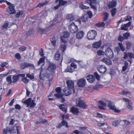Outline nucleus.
Listing matches in <instances>:
<instances>
[{
    "label": "nucleus",
    "mask_w": 134,
    "mask_h": 134,
    "mask_svg": "<svg viewBox=\"0 0 134 134\" xmlns=\"http://www.w3.org/2000/svg\"><path fill=\"white\" fill-rule=\"evenodd\" d=\"M56 68V66L55 64L51 62H49V66L46 70L47 73L49 74V76L51 78V79L49 80V82L51 81L53 79L52 75L54 73V70Z\"/></svg>",
    "instance_id": "nucleus-1"
},
{
    "label": "nucleus",
    "mask_w": 134,
    "mask_h": 134,
    "mask_svg": "<svg viewBox=\"0 0 134 134\" xmlns=\"http://www.w3.org/2000/svg\"><path fill=\"white\" fill-rule=\"evenodd\" d=\"M76 104L77 106L81 108L85 109L87 107L86 103L81 99V97H79L76 99Z\"/></svg>",
    "instance_id": "nucleus-2"
},
{
    "label": "nucleus",
    "mask_w": 134,
    "mask_h": 134,
    "mask_svg": "<svg viewBox=\"0 0 134 134\" xmlns=\"http://www.w3.org/2000/svg\"><path fill=\"white\" fill-rule=\"evenodd\" d=\"M97 35V33L96 31L91 30L87 33V37L89 40H92L95 38Z\"/></svg>",
    "instance_id": "nucleus-3"
},
{
    "label": "nucleus",
    "mask_w": 134,
    "mask_h": 134,
    "mask_svg": "<svg viewBox=\"0 0 134 134\" xmlns=\"http://www.w3.org/2000/svg\"><path fill=\"white\" fill-rule=\"evenodd\" d=\"M69 31L72 33H75L79 30L77 26L75 25L74 23H72L69 26Z\"/></svg>",
    "instance_id": "nucleus-4"
},
{
    "label": "nucleus",
    "mask_w": 134,
    "mask_h": 134,
    "mask_svg": "<svg viewBox=\"0 0 134 134\" xmlns=\"http://www.w3.org/2000/svg\"><path fill=\"white\" fill-rule=\"evenodd\" d=\"M43 70V69L42 68L40 70V74L39 76L40 79L42 80H44L46 77H47L48 79V80L50 79H51V78L50 77L49 74L47 73L46 71L43 74H41ZM48 81H49V80Z\"/></svg>",
    "instance_id": "nucleus-5"
},
{
    "label": "nucleus",
    "mask_w": 134,
    "mask_h": 134,
    "mask_svg": "<svg viewBox=\"0 0 134 134\" xmlns=\"http://www.w3.org/2000/svg\"><path fill=\"white\" fill-rule=\"evenodd\" d=\"M105 54L107 57L110 58H112L114 57V55L112 49L108 47L105 50Z\"/></svg>",
    "instance_id": "nucleus-6"
},
{
    "label": "nucleus",
    "mask_w": 134,
    "mask_h": 134,
    "mask_svg": "<svg viewBox=\"0 0 134 134\" xmlns=\"http://www.w3.org/2000/svg\"><path fill=\"white\" fill-rule=\"evenodd\" d=\"M55 91L57 93L54 94V96L58 98H60L63 97V94L61 93V89L60 87H57L55 88Z\"/></svg>",
    "instance_id": "nucleus-7"
},
{
    "label": "nucleus",
    "mask_w": 134,
    "mask_h": 134,
    "mask_svg": "<svg viewBox=\"0 0 134 134\" xmlns=\"http://www.w3.org/2000/svg\"><path fill=\"white\" fill-rule=\"evenodd\" d=\"M20 67L21 69H24L26 68L30 67L33 68H35V66L33 64L26 62L21 64H20Z\"/></svg>",
    "instance_id": "nucleus-8"
},
{
    "label": "nucleus",
    "mask_w": 134,
    "mask_h": 134,
    "mask_svg": "<svg viewBox=\"0 0 134 134\" xmlns=\"http://www.w3.org/2000/svg\"><path fill=\"white\" fill-rule=\"evenodd\" d=\"M14 127L11 129L9 127H7L5 129H3V134H11L14 133Z\"/></svg>",
    "instance_id": "nucleus-9"
},
{
    "label": "nucleus",
    "mask_w": 134,
    "mask_h": 134,
    "mask_svg": "<svg viewBox=\"0 0 134 134\" xmlns=\"http://www.w3.org/2000/svg\"><path fill=\"white\" fill-rule=\"evenodd\" d=\"M108 107L111 109L114 110V111L116 113H119L120 111L116 108L115 106L113 103H112L110 101H109L108 104Z\"/></svg>",
    "instance_id": "nucleus-10"
},
{
    "label": "nucleus",
    "mask_w": 134,
    "mask_h": 134,
    "mask_svg": "<svg viewBox=\"0 0 134 134\" xmlns=\"http://www.w3.org/2000/svg\"><path fill=\"white\" fill-rule=\"evenodd\" d=\"M77 83L79 87H83L85 86L86 84V80L83 78L80 79L78 81Z\"/></svg>",
    "instance_id": "nucleus-11"
},
{
    "label": "nucleus",
    "mask_w": 134,
    "mask_h": 134,
    "mask_svg": "<svg viewBox=\"0 0 134 134\" xmlns=\"http://www.w3.org/2000/svg\"><path fill=\"white\" fill-rule=\"evenodd\" d=\"M24 76V75L20 74H19L16 75H14L12 77V83H15L16 82L19 80V78L20 77H23Z\"/></svg>",
    "instance_id": "nucleus-12"
},
{
    "label": "nucleus",
    "mask_w": 134,
    "mask_h": 134,
    "mask_svg": "<svg viewBox=\"0 0 134 134\" xmlns=\"http://www.w3.org/2000/svg\"><path fill=\"white\" fill-rule=\"evenodd\" d=\"M14 4H12V5L9 6V9L7 10V12L10 14H13L15 13L16 12L14 9Z\"/></svg>",
    "instance_id": "nucleus-13"
},
{
    "label": "nucleus",
    "mask_w": 134,
    "mask_h": 134,
    "mask_svg": "<svg viewBox=\"0 0 134 134\" xmlns=\"http://www.w3.org/2000/svg\"><path fill=\"white\" fill-rule=\"evenodd\" d=\"M98 106L100 109L102 110L105 109V107L107 106V104L103 102V101L100 100L98 103Z\"/></svg>",
    "instance_id": "nucleus-14"
},
{
    "label": "nucleus",
    "mask_w": 134,
    "mask_h": 134,
    "mask_svg": "<svg viewBox=\"0 0 134 134\" xmlns=\"http://www.w3.org/2000/svg\"><path fill=\"white\" fill-rule=\"evenodd\" d=\"M70 111L75 115H78L79 113L78 108L73 107L70 109Z\"/></svg>",
    "instance_id": "nucleus-15"
},
{
    "label": "nucleus",
    "mask_w": 134,
    "mask_h": 134,
    "mask_svg": "<svg viewBox=\"0 0 134 134\" xmlns=\"http://www.w3.org/2000/svg\"><path fill=\"white\" fill-rule=\"evenodd\" d=\"M86 78L88 81L91 83L93 82L95 80L94 76L93 75H89Z\"/></svg>",
    "instance_id": "nucleus-16"
},
{
    "label": "nucleus",
    "mask_w": 134,
    "mask_h": 134,
    "mask_svg": "<svg viewBox=\"0 0 134 134\" xmlns=\"http://www.w3.org/2000/svg\"><path fill=\"white\" fill-rule=\"evenodd\" d=\"M131 22L129 21L127 24H124V25H122L121 27V30L127 31L128 29L127 27H129L131 25Z\"/></svg>",
    "instance_id": "nucleus-17"
},
{
    "label": "nucleus",
    "mask_w": 134,
    "mask_h": 134,
    "mask_svg": "<svg viewBox=\"0 0 134 134\" xmlns=\"http://www.w3.org/2000/svg\"><path fill=\"white\" fill-rule=\"evenodd\" d=\"M123 99L125 102H127V108L129 109H132V107L131 105L132 104L131 101L128 100L127 98H123Z\"/></svg>",
    "instance_id": "nucleus-18"
},
{
    "label": "nucleus",
    "mask_w": 134,
    "mask_h": 134,
    "mask_svg": "<svg viewBox=\"0 0 134 134\" xmlns=\"http://www.w3.org/2000/svg\"><path fill=\"white\" fill-rule=\"evenodd\" d=\"M84 34L82 31H79L76 34V38L78 40H80L83 38Z\"/></svg>",
    "instance_id": "nucleus-19"
},
{
    "label": "nucleus",
    "mask_w": 134,
    "mask_h": 134,
    "mask_svg": "<svg viewBox=\"0 0 134 134\" xmlns=\"http://www.w3.org/2000/svg\"><path fill=\"white\" fill-rule=\"evenodd\" d=\"M70 89H68L67 88H65L63 90V91L64 92L66 96H68L70 95L72 92V91Z\"/></svg>",
    "instance_id": "nucleus-20"
},
{
    "label": "nucleus",
    "mask_w": 134,
    "mask_h": 134,
    "mask_svg": "<svg viewBox=\"0 0 134 134\" xmlns=\"http://www.w3.org/2000/svg\"><path fill=\"white\" fill-rule=\"evenodd\" d=\"M117 4V2L115 0H113L108 5V7L110 8H112L115 7Z\"/></svg>",
    "instance_id": "nucleus-21"
},
{
    "label": "nucleus",
    "mask_w": 134,
    "mask_h": 134,
    "mask_svg": "<svg viewBox=\"0 0 134 134\" xmlns=\"http://www.w3.org/2000/svg\"><path fill=\"white\" fill-rule=\"evenodd\" d=\"M25 98L23 99L22 100V103L26 104L27 105V107H28L29 106H30V103L32 99L31 98H29L26 100L25 101H23V100H25Z\"/></svg>",
    "instance_id": "nucleus-22"
},
{
    "label": "nucleus",
    "mask_w": 134,
    "mask_h": 134,
    "mask_svg": "<svg viewBox=\"0 0 134 134\" xmlns=\"http://www.w3.org/2000/svg\"><path fill=\"white\" fill-rule=\"evenodd\" d=\"M66 83L68 88L69 89L72 88L74 87V82L71 80H68Z\"/></svg>",
    "instance_id": "nucleus-23"
},
{
    "label": "nucleus",
    "mask_w": 134,
    "mask_h": 134,
    "mask_svg": "<svg viewBox=\"0 0 134 134\" xmlns=\"http://www.w3.org/2000/svg\"><path fill=\"white\" fill-rule=\"evenodd\" d=\"M134 57V55L131 53H124V58L126 59L128 57L130 58V59H131Z\"/></svg>",
    "instance_id": "nucleus-24"
},
{
    "label": "nucleus",
    "mask_w": 134,
    "mask_h": 134,
    "mask_svg": "<svg viewBox=\"0 0 134 134\" xmlns=\"http://www.w3.org/2000/svg\"><path fill=\"white\" fill-rule=\"evenodd\" d=\"M75 16L72 14H68L66 16V19L69 21H71L74 20Z\"/></svg>",
    "instance_id": "nucleus-25"
},
{
    "label": "nucleus",
    "mask_w": 134,
    "mask_h": 134,
    "mask_svg": "<svg viewBox=\"0 0 134 134\" xmlns=\"http://www.w3.org/2000/svg\"><path fill=\"white\" fill-rule=\"evenodd\" d=\"M102 61L108 65H111L112 63L111 61L109 59L104 58L102 59Z\"/></svg>",
    "instance_id": "nucleus-26"
},
{
    "label": "nucleus",
    "mask_w": 134,
    "mask_h": 134,
    "mask_svg": "<svg viewBox=\"0 0 134 134\" xmlns=\"http://www.w3.org/2000/svg\"><path fill=\"white\" fill-rule=\"evenodd\" d=\"M102 41L99 40L97 42H96L93 44V47L94 48H98L100 47Z\"/></svg>",
    "instance_id": "nucleus-27"
},
{
    "label": "nucleus",
    "mask_w": 134,
    "mask_h": 134,
    "mask_svg": "<svg viewBox=\"0 0 134 134\" xmlns=\"http://www.w3.org/2000/svg\"><path fill=\"white\" fill-rule=\"evenodd\" d=\"M129 63L127 61H125L124 63V66L122 67V71L123 72L125 71L128 68Z\"/></svg>",
    "instance_id": "nucleus-28"
},
{
    "label": "nucleus",
    "mask_w": 134,
    "mask_h": 134,
    "mask_svg": "<svg viewBox=\"0 0 134 134\" xmlns=\"http://www.w3.org/2000/svg\"><path fill=\"white\" fill-rule=\"evenodd\" d=\"M55 19H54L52 21L50 22V25L48 27V30L49 29H52V28L53 26L55 25L57 23V22L55 21Z\"/></svg>",
    "instance_id": "nucleus-29"
},
{
    "label": "nucleus",
    "mask_w": 134,
    "mask_h": 134,
    "mask_svg": "<svg viewBox=\"0 0 134 134\" xmlns=\"http://www.w3.org/2000/svg\"><path fill=\"white\" fill-rule=\"evenodd\" d=\"M24 75V76L22 77L23 78L22 79L21 81L23 82L25 84H27L29 82V80L27 79V77H25V74H23Z\"/></svg>",
    "instance_id": "nucleus-30"
},
{
    "label": "nucleus",
    "mask_w": 134,
    "mask_h": 134,
    "mask_svg": "<svg viewBox=\"0 0 134 134\" xmlns=\"http://www.w3.org/2000/svg\"><path fill=\"white\" fill-rule=\"evenodd\" d=\"M11 77V75H8L6 78L7 81L8 82V84L9 85L11 84L12 83V81Z\"/></svg>",
    "instance_id": "nucleus-31"
},
{
    "label": "nucleus",
    "mask_w": 134,
    "mask_h": 134,
    "mask_svg": "<svg viewBox=\"0 0 134 134\" xmlns=\"http://www.w3.org/2000/svg\"><path fill=\"white\" fill-rule=\"evenodd\" d=\"M60 56V53L59 51H57L55 55V59L56 60H58L59 59Z\"/></svg>",
    "instance_id": "nucleus-32"
},
{
    "label": "nucleus",
    "mask_w": 134,
    "mask_h": 134,
    "mask_svg": "<svg viewBox=\"0 0 134 134\" xmlns=\"http://www.w3.org/2000/svg\"><path fill=\"white\" fill-rule=\"evenodd\" d=\"M102 86L99 84H97L95 86L92 87V88L93 90H98L99 88H102Z\"/></svg>",
    "instance_id": "nucleus-33"
},
{
    "label": "nucleus",
    "mask_w": 134,
    "mask_h": 134,
    "mask_svg": "<svg viewBox=\"0 0 134 134\" xmlns=\"http://www.w3.org/2000/svg\"><path fill=\"white\" fill-rule=\"evenodd\" d=\"M107 70V68L106 67H101L99 69H98V70L100 73L104 74L106 71Z\"/></svg>",
    "instance_id": "nucleus-34"
},
{
    "label": "nucleus",
    "mask_w": 134,
    "mask_h": 134,
    "mask_svg": "<svg viewBox=\"0 0 134 134\" xmlns=\"http://www.w3.org/2000/svg\"><path fill=\"white\" fill-rule=\"evenodd\" d=\"M104 16L103 19V21H106L108 20V14L107 12H105L104 13Z\"/></svg>",
    "instance_id": "nucleus-35"
},
{
    "label": "nucleus",
    "mask_w": 134,
    "mask_h": 134,
    "mask_svg": "<svg viewBox=\"0 0 134 134\" xmlns=\"http://www.w3.org/2000/svg\"><path fill=\"white\" fill-rule=\"evenodd\" d=\"M88 17L86 15H84L81 18V20L83 22H86L88 21Z\"/></svg>",
    "instance_id": "nucleus-36"
},
{
    "label": "nucleus",
    "mask_w": 134,
    "mask_h": 134,
    "mask_svg": "<svg viewBox=\"0 0 134 134\" xmlns=\"http://www.w3.org/2000/svg\"><path fill=\"white\" fill-rule=\"evenodd\" d=\"M121 121L119 120L114 121L112 122V124L115 126H117L119 125Z\"/></svg>",
    "instance_id": "nucleus-37"
},
{
    "label": "nucleus",
    "mask_w": 134,
    "mask_h": 134,
    "mask_svg": "<svg viewBox=\"0 0 134 134\" xmlns=\"http://www.w3.org/2000/svg\"><path fill=\"white\" fill-rule=\"evenodd\" d=\"M105 25V23L104 22H99L96 24V26L99 27H103Z\"/></svg>",
    "instance_id": "nucleus-38"
},
{
    "label": "nucleus",
    "mask_w": 134,
    "mask_h": 134,
    "mask_svg": "<svg viewBox=\"0 0 134 134\" xmlns=\"http://www.w3.org/2000/svg\"><path fill=\"white\" fill-rule=\"evenodd\" d=\"M59 108L63 111L66 113L67 111V110L66 108L64 107V104H61L59 107Z\"/></svg>",
    "instance_id": "nucleus-39"
},
{
    "label": "nucleus",
    "mask_w": 134,
    "mask_h": 134,
    "mask_svg": "<svg viewBox=\"0 0 134 134\" xmlns=\"http://www.w3.org/2000/svg\"><path fill=\"white\" fill-rule=\"evenodd\" d=\"M50 41L52 43L53 45L54 46H55L56 41V40H55V37L54 36H53L52 38L51 39Z\"/></svg>",
    "instance_id": "nucleus-40"
},
{
    "label": "nucleus",
    "mask_w": 134,
    "mask_h": 134,
    "mask_svg": "<svg viewBox=\"0 0 134 134\" xmlns=\"http://www.w3.org/2000/svg\"><path fill=\"white\" fill-rule=\"evenodd\" d=\"M126 48L127 49H130L131 46L132 45V43L131 42H127L126 43Z\"/></svg>",
    "instance_id": "nucleus-41"
},
{
    "label": "nucleus",
    "mask_w": 134,
    "mask_h": 134,
    "mask_svg": "<svg viewBox=\"0 0 134 134\" xmlns=\"http://www.w3.org/2000/svg\"><path fill=\"white\" fill-rule=\"evenodd\" d=\"M63 37L64 38H67L68 37L70 36L69 33L67 31L64 32L63 33Z\"/></svg>",
    "instance_id": "nucleus-42"
},
{
    "label": "nucleus",
    "mask_w": 134,
    "mask_h": 134,
    "mask_svg": "<svg viewBox=\"0 0 134 134\" xmlns=\"http://www.w3.org/2000/svg\"><path fill=\"white\" fill-rule=\"evenodd\" d=\"M130 34L129 33L127 32L123 34V36L124 39H127L128 37L130 36Z\"/></svg>",
    "instance_id": "nucleus-43"
},
{
    "label": "nucleus",
    "mask_w": 134,
    "mask_h": 134,
    "mask_svg": "<svg viewBox=\"0 0 134 134\" xmlns=\"http://www.w3.org/2000/svg\"><path fill=\"white\" fill-rule=\"evenodd\" d=\"M60 50L63 52H64V51L65 50L66 48V46L65 44L64 43V44L60 46Z\"/></svg>",
    "instance_id": "nucleus-44"
},
{
    "label": "nucleus",
    "mask_w": 134,
    "mask_h": 134,
    "mask_svg": "<svg viewBox=\"0 0 134 134\" xmlns=\"http://www.w3.org/2000/svg\"><path fill=\"white\" fill-rule=\"evenodd\" d=\"M118 45L119 46L120 49L121 50L123 51H124L125 49V47L122 45V43H121L119 42L118 43Z\"/></svg>",
    "instance_id": "nucleus-45"
},
{
    "label": "nucleus",
    "mask_w": 134,
    "mask_h": 134,
    "mask_svg": "<svg viewBox=\"0 0 134 134\" xmlns=\"http://www.w3.org/2000/svg\"><path fill=\"white\" fill-rule=\"evenodd\" d=\"M61 122L63 126H65L67 128L69 127V126L68 125L67 122L66 120H62Z\"/></svg>",
    "instance_id": "nucleus-46"
},
{
    "label": "nucleus",
    "mask_w": 134,
    "mask_h": 134,
    "mask_svg": "<svg viewBox=\"0 0 134 134\" xmlns=\"http://www.w3.org/2000/svg\"><path fill=\"white\" fill-rule=\"evenodd\" d=\"M116 9L115 8H113L111 10V15L112 16H114L116 13Z\"/></svg>",
    "instance_id": "nucleus-47"
},
{
    "label": "nucleus",
    "mask_w": 134,
    "mask_h": 134,
    "mask_svg": "<svg viewBox=\"0 0 134 134\" xmlns=\"http://www.w3.org/2000/svg\"><path fill=\"white\" fill-rule=\"evenodd\" d=\"M26 77L30 79H32L34 78V77L32 74H26Z\"/></svg>",
    "instance_id": "nucleus-48"
},
{
    "label": "nucleus",
    "mask_w": 134,
    "mask_h": 134,
    "mask_svg": "<svg viewBox=\"0 0 134 134\" xmlns=\"http://www.w3.org/2000/svg\"><path fill=\"white\" fill-rule=\"evenodd\" d=\"M31 102L30 105V107L33 108L36 105V103L34 102V100H31Z\"/></svg>",
    "instance_id": "nucleus-49"
},
{
    "label": "nucleus",
    "mask_w": 134,
    "mask_h": 134,
    "mask_svg": "<svg viewBox=\"0 0 134 134\" xmlns=\"http://www.w3.org/2000/svg\"><path fill=\"white\" fill-rule=\"evenodd\" d=\"M97 53L98 55L99 56H101L102 55H104L105 53V52L102 50H99L98 51Z\"/></svg>",
    "instance_id": "nucleus-50"
},
{
    "label": "nucleus",
    "mask_w": 134,
    "mask_h": 134,
    "mask_svg": "<svg viewBox=\"0 0 134 134\" xmlns=\"http://www.w3.org/2000/svg\"><path fill=\"white\" fill-rule=\"evenodd\" d=\"M44 59L43 58H42L39 60L38 62V65H39L41 63L44 62Z\"/></svg>",
    "instance_id": "nucleus-51"
},
{
    "label": "nucleus",
    "mask_w": 134,
    "mask_h": 134,
    "mask_svg": "<svg viewBox=\"0 0 134 134\" xmlns=\"http://www.w3.org/2000/svg\"><path fill=\"white\" fill-rule=\"evenodd\" d=\"M79 7L81 8L82 9H87L89 8V7L84 5L83 4H81L80 5Z\"/></svg>",
    "instance_id": "nucleus-52"
},
{
    "label": "nucleus",
    "mask_w": 134,
    "mask_h": 134,
    "mask_svg": "<svg viewBox=\"0 0 134 134\" xmlns=\"http://www.w3.org/2000/svg\"><path fill=\"white\" fill-rule=\"evenodd\" d=\"M87 2L90 4H94L96 3V0H87Z\"/></svg>",
    "instance_id": "nucleus-53"
},
{
    "label": "nucleus",
    "mask_w": 134,
    "mask_h": 134,
    "mask_svg": "<svg viewBox=\"0 0 134 134\" xmlns=\"http://www.w3.org/2000/svg\"><path fill=\"white\" fill-rule=\"evenodd\" d=\"M67 3V2L66 1H61L60 2V3L59 2V4L61 5H62V6L64 5H65V4H66Z\"/></svg>",
    "instance_id": "nucleus-54"
},
{
    "label": "nucleus",
    "mask_w": 134,
    "mask_h": 134,
    "mask_svg": "<svg viewBox=\"0 0 134 134\" xmlns=\"http://www.w3.org/2000/svg\"><path fill=\"white\" fill-rule=\"evenodd\" d=\"M15 57L18 60H20L21 59V57H20V54L18 53L15 54Z\"/></svg>",
    "instance_id": "nucleus-55"
},
{
    "label": "nucleus",
    "mask_w": 134,
    "mask_h": 134,
    "mask_svg": "<svg viewBox=\"0 0 134 134\" xmlns=\"http://www.w3.org/2000/svg\"><path fill=\"white\" fill-rule=\"evenodd\" d=\"M8 64V63L6 62L2 63L1 64L0 66L1 67H2V68H3L5 67L6 65Z\"/></svg>",
    "instance_id": "nucleus-56"
},
{
    "label": "nucleus",
    "mask_w": 134,
    "mask_h": 134,
    "mask_svg": "<svg viewBox=\"0 0 134 134\" xmlns=\"http://www.w3.org/2000/svg\"><path fill=\"white\" fill-rule=\"evenodd\" d=\"M124 39V38L123 37L120 35H119L118 37V40L119 41L121 42Z\"/></svg>",
    "instance_id": "nucleus-57"
},
{
    "label": "nucleus",
    "mask_w": 134,
    "mask_h": 134,
    "mask_svg": "<svg viewBox=\"0 0 134 134\" xmlns=\"http://www.w3.org/2000/svg\"><path fill=\"white\" fill-rule=\"evenodd\" d=\"M88 15V16L89 18L90 19H91L93 15V14L91 11H89L87 13Z\"/></svg>",
    "instance_id": "nucleus-58"
},
{
    "label": "nucleus",
    "mask_w": 134,
    "mask_h": 134,
    "mask_svg": "<svg viewBox=\"0 0 134 134\" xmlns=\"http://www.w3.org/2000/svg\"><path fill=\"white\" fill-rule=\"evenodd\" d=\"M46 4V3H39L37 5V7H41L44 6Z\"/></svg>",
    "instance_id": "nucleus-59"
},
{
    "label": "nucleus",
    "mask_w": 134,
    "mask_h": 134,
    "mask_svg": "<svg viewBox=\"0 0 134 134\" xmlns=\"http://www.w3.org/2000/svg\"><path fill=\"white\" fill-rule=\"evenodd\" d=\"M23 14V12L22 11H19L16 14V17L18 18L20 15H21Z\"/></svg>",
    "instance_id": "nucleus-60"
},
{
    "label": "nucleus",
    "mask_w": 134,
    "mask_h": 134,
    "mask_svg": "<svg viewBox=\"0 0 134 134\" xmlns=\"http://www.w3.org/2000/svg\"><path fill=\"white\" fill-rule=\"evenodd\" d=\"M65 71L66 72H72L73 70L71 68H68Z\"/></svg>",
    "instance_id": "nucleus-61"
},
{
    "label": "nucleus",
    "mask_w": 134,
    "mask_h": 134,
    "mask_svg": "<svg viewBox=\"0 0 134 134\" xmlns=\"http://www.w3.org/2000/svg\"><path fill=\"white\" fill-rule=\"evenodd\" d=\"M94 75L96 77V78L98 80H99L100 77V76L98 75L97 72H95Z\"/></svg>",
    "instance_id": "nucleus-62"
},
{
    "label": "nucleus",
    "mask_w": 134,
    "mask_h": 134,
    "mask_svg": "<svg viewBox=\"0 0 134 134\" xmlns=\"http://www.w3.org/2000/svg\"><path fill=\"white\" fill-rule=\"evenodd\" d=\"M39 32H41V34H42L45 31V30L44 29H41L40 27L38 28Z\"/></svg>",
    "instance_id": "nucleus-63"
},
{
    "label": "nucleus",
    "mask_w": 134,
    "mask_h": 134,
    "mask_svg": "<svg viewBox=\"0 0 134 134\" xmlns=\"http://www.w3.org/2000/svg\"><path fill=\"white\" fill-rule=\"evenodd\" d=\"M8 25V23H5L2 27V29L3 30L4 29H6Z\"/></svg>",
    "instance_id": "nucleus-64"
}]
</instances>
